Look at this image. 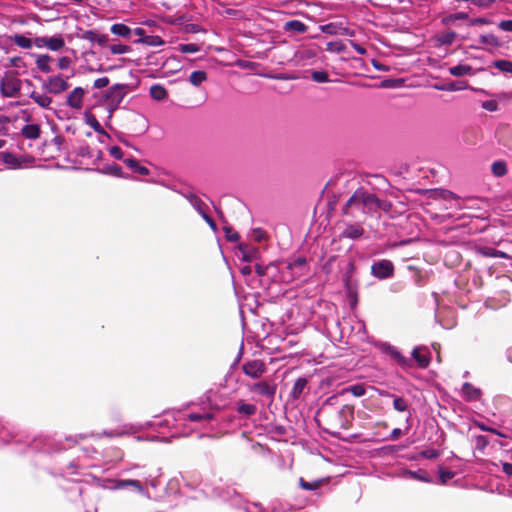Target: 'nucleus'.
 <instances>
[{
  "mask_svg": "<svg viewBox=\"0 0 512 512\" xmlns=\"http://www.w3.org/2000/svg\"><path fill=\"white\" fill-rule=\"evenodd\" d=\"M354 419V406L350 404L339 405L338 396L328 397L318 409L315 420L327 433L338 436L342 430L352 426Z\"/></svg>",
  "mask_w": 512,
  "mask_h": 512,
  "instance_id": "obj_1",
  "label": "nucleus"
},
{
  "mask_svg": "<svg viewBox=\"0 0 512 512\" xmlns=\"http://www.w3.org/2000/svg\"><path fill=\"white\" fill-rule=\"evenodd\" d=\"M393 205L388 200H381L375 194L369 193L365 188H358L342 207V214L356 218L357 212L372 216L379 210L389 212Z\"/></svg>",
  "mask_w": 512,
  "mask_h": 512,
  "instance_id": "obj_2",
  "label": "nucleus"
},
{
  "mask_svg": "<svg viewBox=\"0 0 512 512\" xmlns=\"http://www.w3.org/2000/svg\"><path fill=\"white\" fill-rule=\"evenodd\" d=\"M21 89V80L16 76L5 73L0 80V92L3 97H14Z\"/></svg>",
  "mask_w": 512,
  "mask_h": 512,
  "instance_id": "obj_3",
  "label": "nucleus"
},
{
  "mask_svg": "<svg viewBox=\"0 0 512 512\" xmlns=\"http://www.w3.org/2000/svg\"><path fill=\"white\" fill-rule=\"evenodd\" d=\"M394 273V264L388 259H382L374 262L371 266V274L380 280L391 278L394 276Z\"/></svg>",
  "mask_w": 512,
  "mask_h": 512,
  "instance_id": "obj_4",
  "label": "nucleus"
},
{
  "mask_svg": "<svg viewBox=\"0 0 512 512\" xmlns=\"http://www.w3.org/2000/svg\"><path fill=\"white\" fill-rule=\"evenodd\" d=\"M241 369L246 376L259 379L267 371V365L263 360L254 359L244 362Z\"/></svg>",
  "mask_w": 512,
  "mask_h": 512,
  "instance_id": "obj_5",
  "label": "nucleus"
},
{
  "mask_svg": "<svg viewBox=\"0 0 512 512\" xmlns=\"http://www.w3.org/2000/svg\"><path fill=\"white\" fill-rule=\"evenodd\" d=\"M127 85L126 84H115L111 86L106 93V101L112 107V109H117L127 94Z\"/></svg>",
  "mask_w": 512,
  "mask_h": 512,
  "instance_id": "obj_6",
  "label": "nucleus"
},
{
  "mask_svg": "<svg viewBox=\"0 0 512 512\" xmlns=\"http://www.w3.org/2000/svg\"><path fill=\"white\" fill-rule=\"evenodd\" d=\"M44 88L51 94L58 95L69 88V83L63 75L50 76L44 83Z\"/></svg>",
  "mask_w": 512,
  "mask_h": 512,
  "instance_id": "obj_7",
  "label": "nucleus"
},
{
  "mask_svg": "<svg viewBox=\"0 0 512 512\" xmlns=\"http://www.w3.org/2000/svg\"><path fill=\"white\" fill-rule=\"evenodd\" d=\"M249 389L251 392L258 393L262 396L269 398L272 401L276 394L277 386L275 384H270L266 381H259L252 384L249 387Z\"/></svg>",
  "mask_w": 512,
  "mask_h": 512,
  "instance_id": "obj_8",
  "label": "nucleus"
},
{
  "mask_svg": "<svg viewBox=\"0 0 512 512\" xmlns=\"http://www.w3.org/2000/svg\"><path fill=\"white\" fill-rule=\"evenodd\" d=\"M411 355L419 368L425 369L431 362V353L427 347H415Z\"/></svg>",
  "mask_w": 512,
  "mask_h": 512,
  "instance_id": "obj_9",
  "label": "nucleus"
},
{
  "mask_svg": "<svg viewBox=\"0 0 512 512\" xmlns=\"http://www.w3.org/2000/svg\"><path fill=\"white\" fill-rule=\"evenodd\" d=\"M364 228L361 223L346 224L344 229L341 231L340 239H351L357 240L364 235Z\"/></svg>",
  "mask_w": 512,
  "mask_h": 512,
  "instance_id": "obj_10",
  "label": "nucleus"
},
{
  "mask_svg": "<svg viewBox=\"0 0 512 512\" xmlns=\"http://www.w3.org/2000/svg\"><path fill=\"white\" fill-rule=\"evenodd\" d=\"M85 95V91L81 87H76L73 89L66 100V104L74 109H80L83 105V97Z\"/></svg>",
  "mask_w": 512,
  "mask_h": 512,
  "instance_id": "obj_11",
  "label": "nucleus"
},
{
  "mask_svg": "<svg viewBox=\"0 0 512 512\" xmlns=\"http://www.w3.org/2000/svg\"><path fill=\"white\" fill-rule=\"evenodd\" d=\"M21 134L26 139L36 140L41 135V128L38 124H27L22 127Z\"/></svg>",
  "mask_w": 512,
  "mask_h": 512,
  "instance_id": "obj_12",
  "label": "nucleus"
},
{
  "mask_svg": "<svg viewBox=\"0 0 512 512\" xmlns=\"http://www.w3.org/2000/svg\"><path fill=\"white\" fill-rule=\"evenodd\" d=\"M290 270H295L298 276L305 275L307 271V260L305 257H298L287 266Z\"/></svg>",
  "mask_w": 512,
  "mask_h": 512,
  "instance_id": "obj_13",
  "label": "nucleus"
},
{
  "mask_svg": "<svg viewBox=\"0 0 512 512\" xmlns=\"http://www.w3.org/2000/svg\"><path fill=\"white\" fill-rule=\"evenodd\" d=\"M123 161L126 166L129 167L133 172L143 176L149 175L150 173V170L147 167L140 165L139 162L134 158H125Z\"/></svg>",
  "mask_w": 512,
  "mask_h": 512,
  "instance_id": "obj_14",
  "label": "nucleus"
},
{
  "mask_svg": "<svg viewBox=\"0 0 512 512\" xmlns=\"http://www.w3.org/2000/svg\"><path fill=\"white\" fill-rule=\"evenodd\" d=\"M465 81H451L442 85H436L435 88L441 91H460L467 88Z\"/></svg>",
  "mask_w": 512,
  "mask_h": 512,
  "instance_id": "obj_15",
  "label": "nucleus"
},
{
  "mask_svg": "<svg viewBox=\"0 0 512 512\" xmlns=\"http://www.w3.org/2000/svg\"><path fill=\"white\" fill-rule=\"evenodd\" d=\"M150 96L156 101H163L168 97L167 89L161 84H154L150 87Z\"/></svg>",
  "mask_w": 512,
  "mask_h": 512,
  "instance_id": "obj_16",
  "label": "nucleus"
},
{
  "mask_svg": "<svg viewBox=\"0 0 512 512\" xmlns=\"http://www.w3.org/2000/svg\"><path fill=\"white\" fill-rule=\"evenodd\" d=\"M389 354L403 369L412 367L411 360L404 357L396 348H390Z\"/></svg>",
  "mask_w": 512,
  "mask_h": 512,
  "instance_id": "obj_17",
  "label": "nucleus"
},
{
  "mask_svg": "<svg viewBox=\"0 0 512 512\" xmlns=\"http://www.w3.org/2000/svg\"><path fill=\"white\" fill-rule=\"evenodd\" d=\"M462 393L464 394L466 400H476L480 397L481 391L475 388L471 383L465 382L462 386Z\"/></svg>",
  "mask_w": 512,
  "mask_h": 512,
  "instance_id": "obj_18",
  "label": "nucleus"
},
{
  "mask_svg": "<svg viewBox=\"0 0 512 512\" xmlns=\"http://www.w3.org/2000/svg\"><path fill=\"white\" fill-rule=\"evenodd\" d=\"M65 46V40L62 35L47 37L46 48L51 51H59Z\"/></svg>",
  "mask_w": 512,
  "mask_h": 512,
  "instance_id": "obj_19",
  "label": "nucleus"
},
{
  "mask_svg": "<svg viewBox=\"0 0 512 512\" xmlns=\"http://www.w3.org/2000/svg\"><path fill=\"white\" fill-rule=\"evenodd\" d=\"M473 71L472 66L468 64H458L449 68V73L455 77H462L465 75H471Z\"/></svg>",
  "mask_w": 512,
  "mask_h": 512,
  "instance_id": "obj_20",
  "label": "nucleus"
},
{
  "mask_svg": "<svg viewBox=\"0 0 512 512\" xmlns=\"http://www.w3.org/2000/svg\"><path fill=\"white\" fill-rule=\"evenodd\" d=\"M30 98L42 108H49L52 103L51 97L35 91L30 94Z\"/></svg>",
  "mask_w": 512,
  "mask_h": 512,
  "instance_id": "obj_21",
  "label": "nucleus"
},
{
  "mask_svg": "<svg viewBox=\"0 0 512 512\" xmlns=\"http://www.w3.org/2000/svg\"><path fill=\"white\" fill-rule=\"evenodd\" d=\"M52 58L48 54L39 55L36 59V65L39 70L44 73H49L52 71L50 66Z\"/></svg>",
  "mask_w": 512,
  "mask_h": 512,
  "instance_id": "obj_22",
  "label": "nucleus"
},
{
  "mask_svg": "<svg viewBox=\"0 0 512 512\" xmlns=\"http://www.w3.org/2000/svg\"><path fill=\"white\" fill-rule=\"evenodd\" d=\"M479 42L481 44L488 45L494 48H499L502 46V43L499 40V38L492 33L481 35L479 38Z\"/></svg>",
  "mask_w": 512,
  "mask_h": 512,
  "instance_id": "obj_23",
  "label": "nucleus"
},
{
  "mask_svg": "<svg viewBox=\"0 0 512 512\" xmlns=\"http://www.w3.org/2000/svg\"><path fill=\"white\" fill-rule=\"evenodd\" d=\"M307 386V379L306 378H298L295 383H294V386L292 388V391H291V397L296 400L298 398H300L301 394L303 393L304 389L306 388Z\"/></svg>",
  "mask_w": 512,
  "mask_h": 512,
  "instance_id": "obj_24",
  "label": "nucleus"
},
{
  "mask_svg": "<svg viewBox=\"0 0 512 512\" xmlns=\"http://www.w3.org/2000/svg\"><path fill=\"white\" fill-rule=\"evenodd\" d=\"M388 397L393 398V408L398 412H405L408 411V402L405 398L396 396L394 394L387 393Z\"/></svg>",
  "mask_w": 512,
  "mask_h": 512,
  "instance_id": "obj_25",
  "label": "nucleus"
},
{
  "mask_svg": "<svg viewBox=\"0 0 512 512\" xmlns=\"http://www.w3.org/2000/svg\"><path fill=\"white\" fill-rule=\"evenodd\" d=\"M111 33L114 35L127 38L131 34V29L129 26L123 24V23H116L113 24L110 28Z\"/></svg>",
  "mask_w": 512,
  "mask_h": 512,
  "instance_id": "obj_26",
  "label": "nucleus"
},
{
  "mask_svg": "<svg viewBox=\"0 0 512 512\" xmlns=\"http://www.w3.org/2000/svg\"><path fill=\"white\" fill-rule=\"evenodd\" d=\"M206 80H207V73L203 70L193 71L189 76V82L193 86H196V87L199 86L200 84H202Z\"/></svg>",
  "mask_w": 512,
  "mask_h": 512,
  "instance_id": "obj_27",
  "label": "nucleus"
},
{
  "mask_svg": "<svg viewBox=\"0 0 512 512\" xmlns=\"http://www.w3.org/2000/svg\"><path fill=\"white\" fill-rule=\"evenodd\" d=\"M285 30L295 31L297 33H305L307 31V26L302 21L291 20V21L286 22Z\"/></svg>",
  "mask_w": 512,
  "mask_h": 512,
  "instance_id": "obj_28",
  "label": "nucleus"
},
{
  "mask_svg": "<svg viewBox=\"0 0 512 512\" xmlns=\"http://www.w3.org/2000/svg\"><path fill=\"white\" fill-rule=\"evenodd\" d=\"M324 482H325V480H323V479H318V480H315L312 482H308V481L304 480V478H302V477L299 479L300 487L304 490H310V491L319 489L324 484Z\"/></svg>",
  "mask_w": 512,
  "mask_h": 512,
  "instance_id": "obj_29",
  "label": "nucleus"
},
{
  "mask_svg": "<svg viewBox=\"0 0 512 512\" xmlns=\"http://www.w3.org/2000/svg\"><path fill=\"white\" fill-rule=\"evenodd\" d=\"M468 18H469V16H468L467 13H465V12H458V13H454V14H450V15L445 16L442 19V23L445 24V25H453V24H455V22L457 20H466Z\"/></svg>",
  "mask_w": 512,
  "mask_h": 512,
  "instance_id": "obj_30",
  "label": "nucleus"
},
{
  "mask_svg": "<svg viewBox=\"0 0 512 512\" xmlns=\"http://www.w3.org/2000/svg\"><path fill=\"white\" fill-rule=\"evenodd\" d=\"M136 42L146 44L148 46H161L164 44V40L157 35H149L143 38H139Z\"/></svg>",
  "mask_w": 512,
  "mask_h": 512,
  "instance_id": "obj_31",
  "label": "nucleus"
},
{
  "mask_svg": "<svg viewBox=\"0 0 512 512\" xmlns=\"http://www.w3.org/2000/svg\"><path fill=\"white\" fill-rule=\"evenodd\" d=\"M491 170L494 176L496 177H502L507 173V164L504 161H495L492 166Z\"/></svg>",
  "mask_w": 512,
  "mask_h": 512,
  "instance_id": "obj_32",
  "label": "nucleus"
},
{
  "mask_svg": "<svg viewBox=\"0 0 512 512\" xmlns=\"http://www.w3.org/2000/svg\"><path fill=\"white\" fill-rule=\"evenodd\" d=\"M256 411L257 407L254 404H247L244 402H241L237 408V412L239 414L245 415L247 417L254 415Z\"/></svg>",
  "mask_w": 512,
  "mask_h": 512,
  "instance_id": "obj_33",
  "label": "nucleus"
},
{
  "mask_svg": "<svg viewBox=\"0 0 512 512\" xmlns=\"http://www.w3.org/2000/svg\"><path fill=\"white\" fill-rule=\"evenodd\" d=\"M86 123L88 125H90L95 132H97L99 134L105 133L103 127L101 126V124L99 123V121L93 114L86 115Z\"/></svg>",
  "mask_w": 512,
  "mask_h": 512,
  "instance_id": "obj_34",
  "label": "nucleus"
},
{
  "mask_svg": "<svg viewBox=\"0 0 512 512\" xmlns=\"http://www.w3.org/2000/svg\"><path fill=\"white\" fill-rule=\"evenodd\" d=\"M499 135V142L502 143L504 146L508 147L509 149H512V141H506V136L512 135V130L508 127L501 128L498 132Z\"/></svg>",
  "mask_w": 512,
  "mask_h": 512,
  "instance_id": "obj_35",
  "label": "nucleus"
},
{
  "mask_svg": "<svg viewBox=\"0 0 512 512\" xmlns=\"http://www.w3.org/2000/svg\"><path fill=\"white\" fill-rule=\"evenodd\" d=\"M493 66L502 72L512 73V62L509 60H496L493 62Z\"/></svg>",
  "mask_w": 512,
  "mask_h": 512,
  "instance_id": "obj_36",
  "label": "nucleus"
},
{
  "mask_svg": "<svg viewBox=\"0 0 512 512\" xmlns=\"http://www.w3.org/2000/svg\"><path fill=\"white\" fill-rule=\"evenodd\" d=\"M345 391L351 393L355 397H361L365 395L366 388L363 384H355L347 387Z\"/></svg>",
  "mask_w": 512,
  "mask_h": 512,
  "instance_id": "obj_37",
  "label": "nucleus"
},
{
  "mask_svg": "<svg viewBox=\"0 0 512 512\" xmlns=\"http://www.w3.org/2000/svg\"><path fill=\"white\" fill-rule=\"evenodd\" d=\"M14 42L16 45L24 49H30L33 44L30 38H27L23 35H15Z\"/></svg>",
  "mask_w": 512,
  "mask_h": 512,
  "instance_id": "obj_38",
  "label": "nucleus"
},
{
  "mask_svg": "<svg viewBox=\"0 0 512 512\" xmlns=\"http://www.w3.org/2000/svg\"><path fill=\"white\" fill-rule=\"evenodd\" d=\"M457 37L456 32L454 31H447L445 33H442L439 37V41L443 45H451Z\"/></svg>",
  "mask_w": 512,
  "mask_h": 512,
  "instance_id": "obj_39",
  "label": "nucleus"
},
{
  "mask_svg": "<svg viewBox=\"0 0 512 512\" xmlns=\"http://www.w3.org/2000/svg\"><path fill=\"white\" fill-rule=\"evenodd\" d=\"M473 442L475 444V448L481 452L484 451L486 446L489 444L488 438L484 435H477L473 437Z\"/></svg>",
  "mask_w": 512,
  "mask_h": 512,
  "instance_id": "obj_40",
  "label": "nucleus"
},
{
  "mask_svg": "<svg viewBox=\"0 0 512 512\" xmlns=\"http://www.w3.org/2000/svg\"><path fill=\"white\" fill-rule=\"evenodd\" d=\"M311 78L317 83H327L330 81L329 75L326 71H312Z\"/></svg>",
  "mask_w": 512,
  "mask_h": 512,
  "instance_id": "obj_41",
  "label": "nucleus"
},
{
  "mask_svg": "<svg viewBox=\"0 0 512 512\" xmlns=\"http://www.w3.org/2000/svg\"><path fill=\"white\" fill-rule=\"evenodd\" d=\"M126 486H132V487L136 488L140 492H142V490H143L142 484H141V482L139 480H133V479L121 480L117 484V487H119V488H124Z\"/></svg>",
  "mask_w": 512,
  "mask_h": 512,
  "instance_id": "obj_42",
  "label": "nucleus"
},
{
  "mask_svg": "<svg viewBox=\"0 0 512 512\" xmlns=\"http://www.w3.org/2000/svg\"><path fill=\"white\" fill-rule=\"evenodd\" d=\"M225 237L230 242H237L240 239V235L232 227H224Z\"/></svg>",
  "mask_w": 512,
  "mask_h": 512,
  "instance_id": "obj_43",
  "label": "nucleus"
},
{
  "mask_svg": "<svg viewBox=\"0 0 512 512\" xmlns=\"http://www.w3.org/2000/svg\"><path fill=\"white\" fill-rule=\"evenodd\" d=\"M131 48L127 45L116 44L110 46V51L114 55H121L130 52Z\"/></svg>",
  "mask_w": 512,
  "mask_h": 512,
  "instance_id": "obj_44",
  "label": "nucleus"
},
{
  "mask_svg": "<svg viewBox=\"0 0 512 512\" xmlns=\"http://www.w3.org/2000/svg\"><path fill=\"white\" fill-rule=\"evenodd\" d=\"M212 418H213V415L210 414V413H204V414H201V413H190L188 415V419L193 421V422H199V421H202V420L209 421Z\"/></svg>",
  "mask_w": 512,
  "mask_h": 512,
  "instance_id": "obj_45",
  "label": "nucleus"
},
{
  "mask_svg": "<svg viewBox=\"0 0 512 512\" xmlns=\"http://www.w3.org/2000/svg\"><path fill=\"white\" fill-rule=\"evenodd\" d=\"M475 251L477 254L483 256V257H493L494 258V252L495 249L492 247L487 246H477L475 248Z\"/></svg>",
  "mask_w": 512,
  "mask_h": 512,
  "instance_id": "obj_46",
  "label": "nucleus"
},
{
  "mask_svg": "<svg viewBox=\"0 0 512 512\" xmlns=\"http://www.w3.org/2000/svg\"><path fill=\"white\" fill-rule=\"evenodd\" d=\"M11 122V119L6 115H0V135L6 136L8 135V124Z\"/></svg>",
  "mask_w": 512,
  "mask_h": 512,
  "instance_id": "obj_47",
  "label": "nucleus"
},
{
  "mask_svg": "<svg viewBox=\"0 0 512 512\" xmlns=\"http://www.w3.org/2000/svg\"><path fill=\"white\" fill-rule=\"evenodd\" d=\"M199 46L195 43L181 44L179 50L182 53H196L199 51Z\"/></svg>",
  "mask_w": 512,
  "mask_h": 512,
  "instance_id": "obj_48",
  "label": "nucleus"
},
{
  "mask_svg": "<svg viewBox=\"0 0 512 512\" xmlns=\"http://www.w3.org/2000/svg\"><path fill=\"white\" fill-rule=\"evenodd\" d=\"M421 456L426 459H436L440 456V451L436 449H427L421 452Z\"/></svg>",
  "mask_w": 512,
  "mask_h": 512,
  "instance_id": "obj_49",
  "label": "nucleus"
},
{
  "mask_svg": "<svg viewBox=\"0 0 512 512\" xmlns=\"http://www.w3.org/2000/svg\"><path fill=\"white\" fill-rule=\"evenodd\" d=\"M109 153L111 156H113L115 159L122 160L124 159V154L122 149L119 146H112L109 149Z\"/></svg>",
  "mask_w": 512,
  "mask_h": 512,
  "instance_id": "obj_50",
  "label": "nucleus"
},
{
  "mask_svg": "<svg viewBox=\"0 0 512 512\" xmlns=\"http://www.w3.org/2000/svg\"><path fill=\"white\" fill-rule=\"evenodd\" d=\"M482 108L487 111L493 112L498 109V103L495 100H487L482 103Z\"/></svg>",
  "mask_w": 512,
  "mask_h": 512,
  "instance_id": "obj_51",
  "label": "nucleus"
},
{
  "mask_svg": "<svg viewBox=\"0 0 512 512\" xmlns=\"http://www.w3.org/2000/svg\"><path fill=\"white\" fill-rule=\"evenodd\" d=\"M492 22L485 18V17H478V18H473L469 21V25L470 26H475V25H488V24H491Z\"/></svg>",
  "mask_w": 512,
  "mask_h": 512,
  "instance_id": "obj_52",
  "label": "nucleus"
},
{
  "mask_svg": "<svg viewBox=\"0 0 512 512\" xmlns=\"http://www.w3.org/2000/svg\"><path fill=\"white\" fill-rule=\"evenodd\" d=\"M109 78L108 77H102L98 78L94 81V87L97 89L104 88L109 85Z\"/></svg>",
  "mask_w": 512,
  "mask_h": 512,
  "instance_id": "obj_53",
  "label": "nucleus"
},
{
  "mask_svg": "<svg viewBox=\"0 0 512 512\" xmlns=\"http://www.w3.org/2000/svg\"><path fill=\"white\" fill-rule=\"evenodd\" d=\"M498 27L503 31L512 32V20H502L498 23Z\"/></svg>",
  "mask_w": 512,
  "mask_h": 512,
  "instance_id": "obj_54",
  "label": "nucleus"
},
{
  "mask_svg": "<svg viewBox=\"0 0 512 512\" xmlns=\"http://www.w3.org/2000/svg\"><path fill=\"white\" fill-rule=\"evenodd\" d=\"M98 33L94 30H87L83 33L82 38L91 42H95Z\"/></svg>",
  "mask_w": 512,
  "mask_h": 512,
  "instance_id": "obj_55",
  "label": "nucleus"
},
{
  "mask_svg": "<svg viewBox=\"0 0 512 512\" xmlns=\"http://www.w3.org/2000/svg\"><path fill=\"white\" fill-rule=\"evenodd\" d=\"M71 64V59L69 57H61L58 59V67L60 69H67Z\"/></svg>",
  "mask_w": 512,
  "mask_h": 512,
  "instance_id": "obj_56",
  "label": "nucleus"
},
{
  "mask_svg": "<svg viewBox=\"0 0 512 512\" xmlns=\"http://www.w3.org/2000/svg\"><path fill=\"white\" fill-rule=\"evenodd\" d=\"M454 477V473L448 470H440V479L442 483H446L447 480H450Z\"/></svg>",
  "mask_w": 512,
  "mask_h": 512,
  "instance_id": "obj_57",
  "label": "nucleus"
},
{
  "mask_svg": "<svg viewBox=\"0 0 512 512\" xmlns=\"http://www.w3.org/2000/svg\"><path fill=\"white\" fill-rule=\"evenodd\" d=\"M33 42L38 48L46 47L47 37H35Z\"/></svg>",
  "mask_w": 512,
  "mask_h": 512,
  "instance_id": "obj_58",
  "label": "nucleus"
},
{
  "mask_svg": "<svg viewBox=\"0 0 512 512\" xmlns=\"http://www.w3.org/2000/svg\"><path fill=\"white\" fill-rule=\"evenodd\" d=\"M265 235V231L260 228L254 230V237L257 242L263 241L265 239Z\"/></svg>",
  "mask_w": 512,
  "mask_h": 512,
  "instance_id": "obj_59",
  "label": "nucleus"
},
{
  "mask_svg": "<svg viewBox=\"0 0 512 512\" xmlns=\"http://www.w3.org/2000/svg\"><path fill=\"white\" fill-rule=\"evenodd\" d=\"M201 216L203 217V219L209 224V226L213 230H216V223H215V221L206 212H201Z\"/></svg>",
  "mask_w": 512,
  "mask_h": 512,
  "instance_id": "obj_60",
  "label": "nucleus"
},
{
  "mask_svg": "<svg viewBox=\"0 0 512 512\" xmlns=\"http://www.w3.org/2000/svg\"><path fill=\"white\" fill-rule=\"evenodd\" d=\"M410 474L412 475V477L414 479H417V480H420V481H424V482H430V478L428 477V475H421L419 474L418 472H410Z\"/></svg>",
  "mask_w": 512,
  "mask_h": 512,
  "instance_id": "obj_61",
  "label": "nucleus"
},
{
  "mask_svg": "<svg viewBox=\"0 0 512 512\" xmlns=\"http://www.w3.org/2000/svg\"><path fill=\"white\" fill-rule=\"evenodd\" d=\"M95 42H97L100 46H104L108 42V36L105 34H98Z\"/></svg>",
  "mask_w": 512,
  "mask_h": 512,
  "instance_id": "obj_62",
  "label": "nucleus"
},
{
  "mask_svg": "<svg viewBox=\"0 0 512 512\" xmlns=\"http://www.w3.org/2000/svg\"><path fill=\"white\" fill-rule=\"evenodd\" d=\"M441 196L445 200L457 199L458 198L453 192L448 191V190H442L441 191Z\"/></svg>",
  "mask_w": 512,
  "mask_h": 512,
  "instance_id": "obj_63",
  "label": "nucleus"
},
{
  "mask_svg": "<svg viewBox=\"0 0 512 512\" xmlns=\"http://www.w3.org/2000/svg\"><path fill=\"white\" fill-rule=\"evenodd\" d=\"M255 271L258 274V276L263 277L267 273V267L262 266L260 264H256L255 265Z\"/></svg>",
  "mask_w": 512,
  "mask_h": 512,
  "instance_id": "obj_64",
  "label": "nucleus"
}]
</instances>
